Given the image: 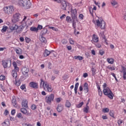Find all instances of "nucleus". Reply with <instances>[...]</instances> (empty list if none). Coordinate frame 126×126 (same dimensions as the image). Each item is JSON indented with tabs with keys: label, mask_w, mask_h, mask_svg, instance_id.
<instances>
[{
	"label": "nucleus",
	"mask_w": 126,
	"mask_h": 126,
	"mask_svg": "<svg viewBox=\"0 0 126 126\" xmlns=\"http://www.w3.org/2000/svg\"><path fill=\"white\" fill-rule=\"evenodd\" d=\"M93 22L97 27H100L101 29H105L106 28V22L102 19H98L95 20H93Z\"/></svg>",
	"instance_id": "obj_1"
},
{
	"label": "nucleus",
	"mask_w": 126,
	"mask_h": 126,
	"mask_svg": "<svg viewBox=\"0 0 126 126\" xmlns=\"http://www.w3.org/2000/svg\"><path fill=\"white\" fill-rule=\"evenodd\" d=\"M18 4L23 6L26 9H29L31 7L32 4L29 0H19Z\"/></svg>",
	"instance_id": "obj_2"
},
{
	"label": "nucleus",
	"mask_w": 126,
	"mask_h": 126,
	"mask_svg": "<svg viewBox=\"0 0 126 126\" xmlns=\"http://www.w3.org/2000/svg\"><path fill=\"white\" fill-rule=\"evenodd\" d=\"M40 80V86L42 85L43 87V89L45 91H47V92H52L53 91V88L51 86L49 85L48 83L44 81L43 79H41Z\"/></svg>",
	"instance_id": "obj_3"
},
{
	"label": "nucleus",
	"mask_w": 126,
	"mask_h": 126,
	"mask_svg": "<svg viewBox=\"0 0 126 126\" xmlns=\"http://www.w3.org/2000/svg\"><path fill=\"white\" fill-rule=\"evenodd\" d=\"M103 92L104 95L107 96L110 100H113V99H114V94H113V92L111 91L110 88L107 87L106 88L103 89Z\"/></svg>",
	"instance_id": "obj_4"
},
{
	"label": "nucleus",
	"mask_w": 126,
	"mask_h": 126,
	"mask_svg": "<svg viewBox=\"0 0 126 126\" xmlns=\"http://www.w3.org/2000/svg\"><path fill=\"white\" fill-rule=\"evenodd\" d=\"M9 29L11 30V32L14 31V30H16L17 32L19 33V32H21V31H22V30H23V27L22 26H18L16 24H13L12 25L9 26Z\"/></svg>",
	"instance_id": "obj_5"
},
{
	"label": "nucleus",
	"mask_w": 126,
	"mask_h": 126,
	"mask_svg": "<svg viewBox=\"0 0 126 126\" xmlns=\"http://www.w3.org/2000/svg\"><path fill=\"white\" fill-rule=\"evenodd\" d=\"M5 13L7 14H12L14 12V8L13 6H6L3 8Z\"/></svg>",
	"instance_id": "obj_6"
},
{
	"label": "nucleus",
	"mask_w": 126,
	"mask_h": 126,
	"mask_svg": "<svg viewBox=\"0 0 126 126\" xmlns=\"http://www.w3.org/2000/svg\"><path fill=\"white\" fill-rule=\"evenodd\" d=\"M20 17H21V15L19 13H16L13 15V18L12 19V22L15 23L20 21Z\"/></svg>",
	"instance_id": "obj_7"
},
{
	"label": "nucleus",
	"mask_w": 126,
	"mask_h": 126,
	"mask_svg": "<svg viewBox=\"0 0 126 126\" xmlns=\"http://www.w3.org/2000/svg\"><path fill=\"white\" fill-rule=\"evenodd\" d=\"M55 98V95L54 94H52L49 95H47L45 97V101L47 104H51L52 101H54V98Z\"/></svg>",
	"instance_id": "obj_8"
},
{
	"label": "nucleus",
	"mask_w": 126,
	"mask_h": 126,
	"mask_svg": "<svg viewBox=\"0 0 126 126\" xmlns=\"http://www.w3.org/2000/svg\"><path fill=\"white\" fill-rule=\"evenodd\" d=\"M91 42L94 44H96V43H98V42H99V37H98V35L93 34Z\"/></svg>",
	"instance_id": "obj_9"
},
{
	"label": "nucleus",
	"mask_w": 126,
	"mask_h": 126,
	"mask_svg": "<svg viewBox=\"0 0 126 126\" xmlns=\"http://www.w3.org/2000/svg\"><path fill=\"white\" fill-rule=\"evenodd\" d=\"M22 72L26 77H28V72H29V68L26 67H24L22 69Z\"/></svg>",
	"instance_id": "obj_10"
},
{
	"label": "nucleus",
	"mask_w": 126,
	"mask_h": 126,
	"mask_svg": "<svg viewBox=\"0 0 126 126\" xmlns=\"http://www.w3.org/2000/svg\"><path fill=\"white\" fill-rule=\"evenodd\" d=\"M77 13V10L76 9L71 10V16L72 19H75L76 18V14Z\"/></svg>",
	"instance_id": "obj_11"
},
{
	"label": "nucleus",
	"mask_w": 126,
	"mask_h": 126,
	"mask_svg": "<svg viewBox=\"0 0 126 126\" xmlns=\"http://www.w3.org/2000/svg\"><path fill=\"white\" fill-rule=\"evenodd\" d=\"M26 19H27V17L26 16H24V18L21 22L22 25H21V26L23 27V29L24 27L27 26V21H26Z\"/></svg>",
	"instance_id": "obj_12"
},
{
	"label": "nucleus",
	"mask_w": 126,
	"mask_h": 126,
	"mask_svg": "<svg viewBox=\"0 0 126 126\" xmlns=\"http://www.w3.org/2000/svg\"><path fill=\"white\" fill-rule=\"evenodd\" d=\"M22 107L23 108H28V100L26 99H23L22 102Z\"/></svg>",
	"instance_id": "obj_13"
},
{
	"label": "nucleus",
	"mask_w": 126,
	"mask_h": 126,
	"mask_svg": "<svg viewBox=\"0 0 126 126\" xmlns=\"http://www.w3.org/2000/svg\"><path fill=\"white\" fill-rule=\"evenodd\" d=\"M106 72L108 74L109 73V70H110V71H113V70H115L116 68H115V67L112 66V65H109L106 67Z\"/></svg>",
	"instance_id": "obj_14"
},
{
	"label": "nucleus",
	"mask_w": 126,
	"mask_h": 126,
	"mask_svg": "<svg viewBox=\"0 0 126 126\" xmlns=\"http://www.w3.org/2000/svg\"><path fill=\"white\" fill-rule=\"evenodd\" d=\"M63 105L62 104H59L57 107V111H58L59 113H61L63 112Z\"/></svg>",
	"instance_id": "obj_15"
},
{
	"label": "nucleus",
	"mask_w": 126,
	"mask_h": 126,
	"mask_svg": "<svg viewBox=\"0 0 126 126\" xmlns=\"http://www.w3.org/2000/svg\"><path fill=\"white\" fill-rule=\"evenodd\" d=\"M30 86L31 87H32V88H34V89H36V88H38V84L34 82H32L30 83Z\"/></svg>",
	"instance_id": "obj_16"
},
{
	"label": "nucleus",
	"mask_w": 126,
	"mask_h": 126,
	"mask_svg": "<svg viewBox=\"0 0 126 126\" xmlns=\"http://www.w3.org/2000/svg\"><path fill=\"white\" fill-rule=\"evenodd\" d=\"M62 9H63V10H65V9H66V2L63 0H62Z\"/></svg>",
	"instance_id": "obj_17"
},
{
	"label": "nucleus",
	"mask_w": 126,
	"mask_h": 126,
	"mask_svg": "<svg viewBox=\"0 0 126 126\" xmlns=\"http://www.w3.org/2000/svg\"><path fill=\"white\" fill-rule=\"evenodd\" d=\"M84 90L85 91L86 93H88L89 92V88L88 87V83H84Z\"/></svg>",
	"instance_id": "obj_18"
},
{
	"label": "nucleus",
	"mask_w": 126,
	"mask_h": 126,
	"mask_svg": "<svg viewBox=\"0 0 126 126\" xmlns=\"http://www.w3.org/2000/svg\"><path fill=\"white\" fill-rule=\"evenodd\" d=\"M21 112L22 113V114H24V115H30L29 111L24 108H21Z\"/></svg>",
	"instance_id": "obj_19"
},
{
	"label": "nucleus",
	"mask_w": 126,
	"mask_h": 126,
	"mask_svg": "<svg viewBox=\"0 0 126 126\" xmlns=\"http://www.w3.org/2000/svg\"><path fill=\"white\" fill-rule=\"evenodd\" d=\"M15 51L16 52V54L18 55V56H20L22 54V49L20 48H16Z\"/></svg>",
	"instance_id": "obj_20"
},
{
	"label": "nucleus",
	"mask_w": 126,
	"mask_h": 126,
	"mask_svg": "<svg viewBox=\"0 0 126 126\" xmlns=\"http://www.w3.org/2000/svg\"><path fill=\"white\" fill-rule=\"evenodd\" d=\"M106 62L110 64H113L115 63V60L112 58H109L106 59Z\"/></svg>",
	"instance_id": "obj_21"
},
{
	"label": "nucleus",
	"mask_w": 126,
	"mask_h": 126,
	"mask_svg": "<svg viewBox=\"0 0 126 126\" xmlns=\"http://www.w3.org/2000/svg\"><path fill=\"white\" fill-rule=\"evenodd\" d=\"M7 61L6 60H2V65L4 68H7L8 63H7Z\"/></svg>",
	"instance_id": "obj_22"
},
{
	"label": "nucleus",
	"mask_w": 126,
	"mask_h": 126,
	"mask_svg": "<svg viewBox=\"0 0 126 126\" xmlns=\"http://www.w3.org/2000/svg\"><path fill=\"white\" fill-rule=\"evenodd\" d=\"M12 64L13 66L14 67L15 71H19V68L17 66V63H16V62H13Z\"/></svg>",
	"instance_id": "obj_23"
},
{
	"label": "nucleus",
	"mask_w": 126,
	"mask_h": 126,
	"mask_svg": "<svg viewBox=\"0 0 126 126\" xmlns=\"http://www.w3.org/2000/svg\"><path fill=\"white\" fill-rule=\"evenodd\" d=\"M50 54H51V51H49L47 49H46L43 54L44 57H48L50 56Z\"/></svg>",
	"instance_id": "obj_24"
},
{
	"label": "nucleus",
	"mask_w": 126,
	"mask_h": 126,
	"mask_svg": "<svg viewBox=\"0 0 126 126\" xmlns=\"http://www.w3.org/2000/svg\"><path fill=\"white\" fill-rule=\"evenodd\" d=\"M65 107H66V108H70V107H71V103L68 100H66Z\"/></svg>",
	"instance_id": "obj_25"
},
{
	"label": "nucleus",
	"mask_w": 126,
	"mask_h": 126,
	"mask_svg": "<svg viewBox=\"0 0 126 126\" xmlns=\"http://www.w3.org/2000/svg\"><path fill=\"white\" fill-rule=\"evenodd\" d=\"M98 89V94L100 97H102V95H103V93H102V91L101 90V87L100 86L97 87Z\"/></svg>",
	"instance_id": "obj_26"
},
{
	"label": "nucleus",
	"mask_w": 126,
	"mask_h": 126,
	"mask_svg": "<svg viewBox=\"0 0 126 126\" xmlns=\"http://www.w3.org/2000/svg\"><path fill=\"white\" fill-rule=\"evenodd\" d=\"M39 39L42 43H47V39H46V38L43 36H41Z\"/></svg>",
	"instance_id": "obj_27"
},
{
	"label": "nucleus",
	"mask_w": 126,
	"mask_h": 126,
	"mask_svg": "<svg viewBox=\"0 0 126 126\" xmlns=\"http://www.w3.org/2000/svg\"><path fill=\"white\" fill-rule=\"evenodd\" d=\"M66 21H67V23H71V22H72V20L69 16H67L66 17Z\"/></svg>",
	"instance_id": "obj_28"
},
{
	"label": "nucleus",
	"mask_w": 126,
	"mask_h": 126,
	"mask_svg": "<svg viewBox=\"0 0 126 126\" xmlns=\"http://www.w3.org/2000/svg\"><path fill=\"white\" fill-rule=\"evenodd\" d=\"M74 59L75 60H78L79 61H82L84 58L82 56H74Z\"/></svg>",
	"instance_id": "obj_29"
},
{
	"label": "nucleus",
	"mask_w": 126,
	"mask_h": 126,
	"mask_svg": "<svg viewBox=\"0 0 126 126\" xmlns=\"http://www.w3.org/2000/svg\"><path fill=\"white\" fill-rule=\"evenodd\" d=\"M8 27L6 26H3L1 30V32L2 33L4 32H6V30H7L8 29Z\"/></svg>",
	"instance_id": "obj_30"
},
{
	"label": "nucleus",
	"mask_w": 126,
	"mask_h": 126,
	"mask_svg": "<svg viewBox=\"0 0 126 126\" xmlns=\"http://www.w3.org/2000/svg\"><path fill=\"white\" fill-rule=\"evenodd\" d=\"M13 82L15 83V85L16 86H20V81L16 80V79H15V81H13Z\"/></svg>",
	"instance_id": "obj_31"
},
{
	"label": "nucleus",
	"mask_w": 126,
	"mask_h": 126,
	"mask_svg": "<svg viewBox=\"0 0 126 126\" xmlns=\"http://www.w3.org/2000/svg\"><path fill=\"white\" fill-rule=\"evenodd\" d=\"M12 75L13 77V78H14V79H16V77H17V73L16 71H13L12 73Z\"/></svg>",
	"instance_id": "obj_32"
},
{
	"label": "nucleus",
	"mask_w": 126,
	"mask_h": 126,
	"mask_svg": "<svg viewBox=\"0 0 126 126\" xmlns=\"http://www.w3.org/2000/svg\"><path fill=\"white\" fill-rule=\"evenodd\" d=\"M83 111L86 114H88V111H89V106L87 105L86 107L84 108Z\"/></svg>",
	"instance_id": "obj_33"
},
{
	"label": "nucleus",
	"mask_w": 126,
	"mask_h": 126,
	"mask_svg": "<svg viewBox=\"0 0 126 126\" xmlns=\"http://www.w3.org/2000/svg\"><path fill=\"white\" fill-rule=\"evenodd\" d=\"M30 30H31V31H32V32H37V31H38V29H37V28H35V27H31L30 28Z\"/></svg>",
	"instance_id": "obj_34"
},
{
	"label": "nucleus",
	"mask_w": 126,
	"mask_h": 126,
	"mask_svg": "<svg viewBox=\"0 0 126 126\" xmlns=\"http://www.w3.org/2000/svg\"><path fill=\"white\" fill-rule=\"evenodd\" d=\"M83 104H84V102H83V101L80 102V103H79L78 104H77L76 105V107L78 108V109H79V108H81L82 107V106H83Z\"/></svg>",
	"instance_id": "obj_35"
},
{
	"label": "nucleus",
	"mask_w": 126,
	"mask_h": 126,
	"mask_svg": "<svg viewBox=\"0 0 126 126\" xmlns=\"http://www.w3.org/2000/svg\"><path fill=\"white\" fill-rule=\"evenodd\" d=\"M16 117L19 119H23V116H22V114H21V113H17L16 115Z\"/></svg>",
	"instance_id": "obj_36"
},
{
	"label": "nucleus",
	"mask_w": 126,
	"mask_h": 126,
	"mask_svg": "<svg viewBox=\"0 0 126 126\" xmlns=\"http://www.w3.org/2000/svg\"><path fill=\"white\" fill-rule=\"evenodd\" d=\"M2 126H9V122L8 121L4 122L2 123Z\"/></svg>",
	"instance_id": "obj_37"
},
{
	"label": "nucleus",
	"mask_w": 126,
	"mask_h": 126,
	"mask_svg": "<svg viewBox=\"0 0 126 126\" xmlns=\"http://www.w3.org/2000/svg\"><path fill=\"white\" fill-rule=\"evenodd\" d=\"M49 29H52L53 31H56V32H58V31H59V29H58V28H56L54 27H49Z\"/></svg>",
	"instance_id": "obj_38"
},
{
	"label": "nucleus",
	"mask_w": 126,
	"mask_h": 126,
	"mask_svg": "<svg viewBox=\"0 0 126 126\" xmlns=\"http://www.w3.org/2000/svg\"><path fill=\"white\" fill-rule=\"evenodd\" d=\"M109 115L110 117H112V118H115V114H114V111L110 110L109 112Z\"/></svg>",
	"instance_id": "obj_39"
},
{
	"label": "nucleus",
	"mask_w": 126,
	"mask_h": 126,
	"mask_svg": "<svg viewBox=\"0 0 126 126\" xmlns=\"http://www.w3.org/2000/svg\"><path fill=\"white\" fill-rule=\"evenodd\" d=\"M62 43L63 45H66L67 44V40L66 39H63L62 40Z\"/></svg>",
	"instance_id": "obj_40"
},
{
	"label": "nucleus",
	"mask_w": 126,
	"mask_h": 126,
	"mask_svg": "<svg viewBox=\"0 0 126 126\" xmlns=\"http://www.w3.org/2000/svg\"><path fill=\"white\" fill-rule=\"evenodd\" d=\"M109 110L108 108H105L102 109L103 113H108Z\"/></svg>",
	"instance_id": "obj_41"
},
{
	"label": "nucleus",
	"mask_w": 126,
	"mask_h": 126,
	"mask_svg": "<svg viewBox=\"0 0 126 126\" xmlns=\"http://www.w3.org/2000/svg\"><path fill=\"white\" fill-rule=\"evenodd\" d=\"M92 74L93 76L95 75L96 74V69L94 68H92Z\"/></svg>",
	"instance_id": "obj_42"
},
{
	"label": "nucleus",
	"mask_w": 126,
	"mask_h": 126,
	"mask_svg": "<svg viewBox=\"0 0 126 126\" xmlns=\"http://www.w3.org/2000/svg\"><path fill=\"white\" fill-rule=\"evenodd\" d=\"M69 42L70 45H74V41L73 40H72V38H69Z\"/></svg>",
	"instance_id": "obj_43"
},
{
	"label": "nucleus",
	"mask_w": 126,
	"mask_h": 126,
	"mask_svg": "<svg viewBox=\"0 0 126 126\" xmlns=\"http://www.w3.org/2000/svg\"><path fill=\"white\" fill-rule=\"evenodd\" d=\"M111 4H112V5H116V4H117V1H116L115 0H112L111 1Z\"/></svg>",
	"instance_id": "obj_44"
},
{
	"label": "nucleus",
	"mask_w": 126,
	"mask_h": 126,
	"mask_svg": "<svg viewBox=\"0 0 126 126\" xmlns=\"http://www.w3.org/2000/svg\"><path fill=\"white\" fill-rule=\"evenodd\" d=\"M12 103L14 107L15 106V105H16V99H13L12 100Z\"/></svg>",
	"instance_id": "obj_45"
},
{
	"label": "nucleus",
	"mask_w": 126,
	"mask_h": 126,
	"mask_svg": "<svg viewBox=\"0 0 126 126\" xmlns=\"http://www.w3.org/2000/svg\"><path fill=\"white\" fill-rule=\"evenodd\" d=\"M55 101L57 102V103H60L62 101V98L61 97H58L55 99Z\"/></svg>",
	"instance_id": "obj_46"
},
{
	"label": "nucleus",
	"mask_w": 126,
	"mask_h": 126,
	"mask_svg": "<svg viewBox=\"0 0 126 126\" xmlns=\"http://www.w3.org/2000/svg\"><path fill=\"white\" fill-rule=\"evenodd\" d=\"M72 26L74 29H75V28H76V22H75L74 21H72Z\"/></svg>",
	"instance_id": "obj_47"
},
{
	"label": "nucleus",
	"mask_w": 126,
	"mask_h": 126,
	"mask_svg": "<svg viewBox=\"0 0 126 126\" xmlns=\"http://www.w3.org/2000/svg\"><path fill=\"white\" fill-rule=\"evenodd\" d=\"M99 36H101L103 38V39H105L106 38L105 37V35H104V32H100L99 34Z\"/></svg>",
	"instance_id": "obj_48"
},
{
	"label": "nucleus",
	"mask_w": 126,
	"mask_h": 126,
	"mask_svg": "<svg viewBox=\"0 0 126 126\" xmlns=\"http://www.w3.org/2000/svg\"><path fill=\"white\" fill-rule=\"evenodd\" d=\"M27 22H28V23L27 24V25H28L29 26H31V25L33 24V22L32 21L28 20Z\"/></svg>",
	"instance_id": "obj_49"
},
{
	"label": "nucleus",
	"mask_w": 126,
	"mask_h": 126,
	"mask_svg": "<svg viewBox=\"0 0 126 126\" xmlns=\"http://www.w3.org/2000/svg\"><path fill=\"white\" fill-rule=\"evenodd\" d=\"M79 19H81V20H83V18H84V16L82 14H80L79 15Z\"/></svg>",
	"instance_id": "obj_50"
},
{
	"label": "nucleus",
	"mask_w": 126,
	"mask_h": 126,
	"mask_svg": "<svg viewBox=\"0 0 126 126\" xmlns=\"http://www.w3.org/2000/svg\"><path fill=\"white\" fill-rule=\"evenodd\" d=\"M36 28L38 30H42V29H43V26L41 25H38Z\"/></svg>",
	"instance_id": "obj_51"
},
{
	"label": "nucleus",
	"mask_w": 126,
	"mask_h": 126,
	"mask_svg": "<svg viewBox=\"0 0 126 126\" xmlns=\"http://www.w3.org/2000/svg\"><path fill=\"white\" fill-rule=\"evenodd\" d=\"M118 126H121V125H122V124H123V120L122 119H119L118 121Z\"/></svg>",
	"instance_id": "obj_52"
},
{
	"label": "nucleus",
	"mask_w": 126,
	"mask_h": 126,
	"mask_svg": "<svg viewBox=\"0 0 126 126\" xmlns=\"http://www.w3.org/2000/svg\"><path fill=\"white\" fill-rule=\"evenodd\" d=\"M5 80V76H4V75H1L0 76V80H1L2 81H3V80Z\"/></svg>",
	"instance_id": "obj_53"
},
{
	"label": "nucleus",
	"mask_w": 126,
	"mask_h": 126,
	"mask_svg": "<svg viewBox=\"0 0 126 126\" xmlns=\"http://www.w3.org/2000/svg\"><path fill=\"white\" fill-rule=\"evenodd\" d=\"M8 114H9V111H8V110H7V109L5 110V111L4 112V115L5 116H7V115H8Z\"/></svg>",
	"instance_id": "obj_54"
},
{
	"label": "nucleus",
	"mask_w": 126,
	"mask_h": 126,
	"mask_svg": "<svg viewBox=\"0 0 126 126\" xmlns=\"http://www.w3.org/2000/svg\"><path fill=\"white\" fill-rule=\"evenodd\" d=\"M15 113H16V111L15 109H13L11 110V114L12 115V116H14L15 115Z\"/></svg>",
	"instance_id": "obj_55"
},
{
	"label": "nucleus",
	"mask_w": 126,
	"mask_h": 126,
	"mask_svg": "<svg viewBox=\"0 0 126 126\" xmlns=\"http://www.w3.org/2000/svg\"><path fill=\"white\" fill-rule=\"evenodd\" d=\"M25 40H26V43H30V42L31 40H30V38L26 37Z\"/></svg>",
	"instance_id": "obj_56"
},
{
	"label": "nucleus",
	"mask_w": 126,
	"mask_h": 126,
	"mask_svg": "<svg viewBox=\"0 0 126 126\" xmlns=\"http://www.w3.org/2000/svg\"><path fill=\"white\" fill-rule=\"evenodd\" d=\"M20 88L22 90H24L25 89V88H26V86H25V85H22V86H21Z\"/></svg>",
	"instance_id": "obj_57"
},
{
	"label": "nucleus",
	"mask_w": 126,
	"mask_h": 126,
	"mask_svg": "<svg viewBox=\"0 0 126 126\" xmlns=\"http://www.w3.org/2000/svg\"><path fill=\"white\" fill-rule=\"evenodd\" d=\"M53 72L55 74H59V73H60V71L58 70H54Z\"/></svg>",
	"instance_id": "obj_58"
},
{
	"label": "nucleus",
	"mask_w": 126,
	"mask_h": 126,
	"mask_svg": "<svg viewBox=\"0 0 126 126\" xmlns=\"http://www.w3.org/2000/svg\"><path fill=\"white\" fill-rule=\"evenodd\" d=\"M104 54H105V52L104 51H103L102 50L99 51V55H100L101 56H103Z\"/></svg>",
	"instance_id": "obj_59"
},
{
	"label": "nucleus",
	"mask_w": 126,
	"mask_h": 126,
	"mask_svg": "<svg viewBox=\"0 0 126 126\" xmlns=\"http://www.w3.org/2000/svg\"><path fill=\"white\" fill-rule=\"evenodd\" d=\"M95 46L97 47V48H101V47L102 46L101 45V44L100 43H97V44H94Z\"/></svg>",
	"instance_id": "obj_60"
},
{
	"label": "nucleus",
	"mask_w": 126,
	"mask_h": 126,
	"mask_svg": "<svg viewBox=\"0 0 126 126\" xmlns=\"http://www.w3.org/2000/svg\"><path fill=\"white\" fill-rule=\"evenodd\" d=\"M91 53L92 55H93V56H95V55H96V51H95L94 50H92Z\"/></svg>",
	"instance_id": "obj_61"
},
{
	"label": "nucleus",
	"mask_w": 126,
	"mask_h": 126,
	"mask_svg": "<svg viewBox=\"0 0 126 126\" xmlns=\"http://www.w3.org/2000/svg\"><path fill=\"white\" fill-rule=\"evenodd\" d=\"M23 126H32L31 124H27V123H25L23 124Z\"/></svg>",
	"instance_id": "obj_62"
},
{
	"label": "nucleus",
	"mask_w": 126,
	"mask_h": 126,
	"mask_svg": "<svg viewBox=\"0 0 126 126\" xmlns=\"http://www.w3.org/2000/svg\"><path fill=\"white\" fill-rule=\"evenodd\" d=\"M65 14H63V15H62L61 17H60V19H61L62 20H63V18H65Z\"/></svg>",
	"instance_id": "obj_63"
},
{
	"label": "nucleus",
	"mask_w": 126,
	"mask_h": 126,
	"mask_svg": "<svg viewBox=\"0 0 126 126\" xmlns=\"http://www.w3.org/2000/svg\"><path fill=\"white\" fill-rule=\"evenodd\" d=\"M31 108L32 109V110H36V105L34 104L32 105Z\"/></svg>",
	"instance_id": "obj_64"
}]
</instances>
